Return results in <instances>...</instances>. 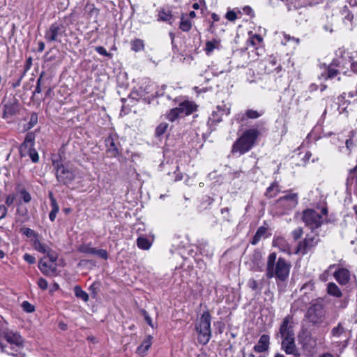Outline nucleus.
<instances>
[{
	"instance_id": "f257e3e1",
	"label": "nucleus",
	"mask_w": 357,
	"mask_h": 357,
	"mask_svg": "<svg viewBox=\"0 0 357 357\" xmlns=\"http://www.w3.org/2000/svg\"><path fill=\"white\" fill-rule=\"evenodd\" d=\"M291 264L285 259L280 257L277 259L275 252L271 253L266 262V277L275 278L280 281H284L289 275Z\"/></svg>"
},
{
	"instance_id": "f03ea898",
	"label": "nucleus",
	"mask_w": 357,
	"mask_h": 357,
	"mask_svg": "<svg viewBox=\"0 0 357 357\" xmlns=\"http://www.w3.org/2000/svg\"><path fill=\"white\" fill-rule=\"evenodd\" d=\"M259 135V132L256 128L246 130L234 143L231 152L239 155L248 152L254 146Z\"/></svg>"
},
{
	"instance_id": "7ed1b4c3",
	"label": "nucleus",
	"mask_w": 357,
	"mask_h": 357,
	"mask_svg": "<svg viewBox=\"0 0 357 357\" xmlns=\"http://www.w3.org/2000/svg\"><path fill=\"white\" fill-rule=\"evenodd\" d=\"M3 338L10 345V349H13L15 347L18 349L23 347L24 340L20 334L16 331H6L3 333ZM0 347L3 352L7 353L8 355L15 357H24V354L15 351V352H10L8 351L9 347L6 344L0 342Z\"/></svg>"
},
{
	"instance_id": "20e7f679",
	"label": "nucleus",
	"mask_w": 357,
	"mask_h": 357,
	"mask_svg": "<svg viewBox=\"0 0 357 357\" xmlns=\"http://www.w3.org/2000/svg\"><path fill=\"white\" fill-rule=\"evenodd\" d=\"M56 180L63 184L71 183L76 177V169L66 166L59 160H54L52 162Z\"/></svg>"
},
{
	"instance_id": "39448f33",
	"label": "nucleus",
	"mask_w": 357,
	"mask_h": 357,
	"mask_svg": "<svg viewBox=\"0 0 357 357\" xmlns=\"http://www.w3.org/2000/svg\"><path fill=\"white\" fill-rule=\"evenodd\" d=\"M321 239L319 234L311 231L307 234L303 240H301L296 246L294 254L304 256L313 252L316 246L320 242Z\"/></svg>"
},
{
	"instance_id": "423d86ee",
	"label": "nucleus",
	"mask_w": 357,
	"mask_h": 357,
	"mask_svg": "<svg viewBox=\"0 0 357 357\" xmlns=\"http://www.w3.org/2000/svg\"><path fill=\"white\" fill-rule=\"evenodd\" d=\"M211 320L210 313L204 312L201 316L198 326L196 327L198 333V341L204 345L209 342L211 337Z\"/></svg>"
},
{
	"instance_id": "0eeeda50",
	"label": "nucleus",
	"mask_w": 357,
	"mask_h": 357,
	"mask_svg": "<svg viewBox=\"0 0 357 357\" xmlns=\"http://www.w3.org/2000/svg\"><path fill=\"white\" fill-rule=\"evenodd\" d=\"M298 204V194L288 192L287 195L280 197L275 202V208L280 209L282 214L287 213Z\"/></svg>"
},
{
	"instance_id": "6e6552de",
	"label": "nucleus",
	"mask_w": 357,
	"mask_h": 357,
	"mask_svg": "<svg viewBox=\"0 0 357 357\" xmlns=\"http://www.w3.org/2000/svg\"><path fill=\"white\" fill-rule=\"evenodd\" d=\"M66 26L61 22H54L45 31V38L48 43H61L62 38L66 36Z\"/></svg>"
},
{
	"instance_id": "1a4fd4ad",
	"label": "nucleus",
	"mask_w": 357,
	"mask_h": 357,
	"mask_svg": "<svg viewBox=\"0 0 357 357\" xmlns=\"http://www.w3.org/2000/svg\"><path fill=\"white\" fill-rule=\"evenodd\" d=\"M303 220L312 231L319 228L324 222L323 215L313 209H307L303 211Z\"/></svg>"
},
{
	"instance_id": "9d476101",
	"label": "nucleus",
	"mask_w": 357,
	"mask_h": 357,
	"mask_svg": "<svg viewBox=\"0 0 357 357\" xmlns=\"http://www.w3.org/2000/svg\"><path fill=\"white\" fill-rule=\"evenodd\" d=\"M230 109L225 105H218L208 117L207 125L211 131L215 129L217 123L222 121L224 115H229Z\"/></svg>"
},
{
	"instance_id": "9b49d317",
	"label": "nucleus",
	"mask_w": 357,
	"mask_h": 357,
	"mask_svg": "<svg viewBox=\"0 0 357 357\" xmlns=\"http://www.w3.org/2000/svg\"><path fill=\"white\" fill-rule=\"evenodd\" d=\"M306 316L314 324L322 323L325 317L323 305L321 303H314L309 307Z\"/></svg>"
},
{
	"instance_id": "f8f14e48",
	"label": "nucleus",
	"mask_w": 357,
	"mask_h": 357,
	"mask_svg": "<svg viewBox=\"0 0 357 357\" xmlns=\"http://www.w3.org/2000/svg\"><path fill=\"white\" fill-rule=\"evenodd\" d=\"M294 327L293 318L290 316L285 317L280 326L278 335L281 339L295 337Z\"/></svg>"
},
{
	"instance_id": "ddd939ff",
	"label": "nucleus",
	"mask_w": 357,
	"mask_h": 357,
	"mask_svg": "<svg viewBox=\"0 0 357 357\" xmlns=\"http://www.w3.org/2000/svg\"><path fill=\"white\" fill-rule=\"evenodd\" d=\"M281 348L287 355L296 357L301 356L300 350L296 347L295 337L281 339Z\"/></svg>"
},
{
	"instance_id": "4468645a",
	"label": "nucleus",
	"mask_w": 357,
	"mask_h": 357,
	"mask_svg": "<svg viewBox=\"0 0 357 357\" xmlns=\"http://www.w3.org/2000/svg\"><path fill=\"white\" fill-rule=\"evenodd\" d=\"M107 152L111 157H116L119 154L118 138L116 135H109L105 140Z\"/></svg>"
},
{
	"instance_id": "2eb2a0df",
	"label": "nucleus",
	"mask_w": 357,
	"mask_h": 357,
	"mask_svg": "<svg viewBox=\"0 0 357 357\" xmlns=\"http://www.w3.org/2000/svg\"><path fill=\"white\" fill-rule=\"evenodd\" d=\"M334 278L340 284L344 285L350 280V273L347 268H341L334 273Z\"/></svg>"
},
{
	"instance_id": "dca6fc26",
	"label": "nucleus",
	"mask_w": 357,
	"mask_h": 357,
	"mask_svg": "<svg viewBox=\"0 0 357 357\" xmlns=\"http://www.w3.org/2000/svg\"><path fill=\"white\" fill-rule=\"evenodd\" d=\"M269 340L270 338L268 335H262L254 347L255 351L257 353H262L267 351L269 348Z\"/></svg>"
},
{
	"instance_id": "f3484780",
	"label": "nucleus",
	"mask_w": 357,
	"mask_h": 357,
	"mask_svg": "<svg viewBox=\"0 0 357 357\" xmlns=\"http://www.w3.org/2000/svg\"><path fill=\"white\" fill-rule=\"evenodd\" d=\"M178 109L181 115H190L196 111L197 105L192 101L185 100L180 103Z\"/></svg>"
},
{
	"instance_id": "a211bd4d",
	"label": "nucleus",
	"mask_w": 357,
	"mask_h": 357,
	"mask_svg": "<svg viewBox=\"0 0 357 357\" xmlns=\"http://www.w3.org/2000/svg\"><path fill=\"white\" fill-rule=\"evenodd\" d=\"M273 244L275 247L278 248L282 252H286L289 255L291 253L290 245L283 237L279 236L274 238Z\"/></svg>"
},
{
	"instance_id": "6ab92c4d",
	"label": "nucleus",
	"mask_w": 357,
	"mask_h": 357,
	"mask_svg": "<svg viewBox=\"0 0 357 357\" xmlns=\"http://www.w3.org/2000/svg\"><path fill=\"white\" fill-rule=\"evenodd\" d=\"M222 48L221 42L219 39L213 38L211 40H207L204 51L207 56H211L214 50H220Z\"/></svg>"
},
{
	"instance_id": "aec40b11",
	"label": "nucleus",
	"mask_w": 357,
	"mask_h": 357,
	"mask_svg": "<svg viewBox=\"0 0 357 357\" xmlns=\"http://www.w3.org/2000/svg\"><path fill=\"white\" fill-rule=\"evenodd\" d=\"M18 110V105L15 103L6 104L3 107V118L5 119H10Z\"/></svg>"
},
{
	"instance_id": "412c9836",
	"label": "nucleus",
	"mask_w": 357,
	"mask_h": 357,
	"mask_svg": "<svg viewBox=\"0 0 357 357\" xmlns=\"http://www.w3.org/2000/svg\"><path fill=\"white\" fill-rule=\"evenodd\" d=\"M266 69L268 73L275 72L278 73L280 72L282 67L280 65H278V61L275 56H271L266 61Z\"/></svg>"
},
{
	"instance_id": "4be33fe9",
	"label": "nucleus",
	"mask_w": 357,
	"mask_h": 357,
	"mask_svg": "<svg viewBox=\"0 0 357 357\" xmlns=\"http://www.w3.org/2000/svg\"><path fill=\"white\" fill-rule=\"evenodd\" d=\"M152 340L153 337L151 335H148L137 347V353L142 356H144L152 344Z\"/></svg>"
},
{
	"instance_id": "5701e85b",
	"label": "nucleus",
	"mask_w": 357,
	"mask_h": 357,
	"mask_svg": "<svg viewBox=\"0 0 357 357\" xmlns=\"http://www.w3.org/2000/svg\"><path fill=\"white\" fill-rule=\"evenodd\" d=\"M340 15L342 17L343 22L348 25L349 24L351 26V28L352 27V22L354 19L353 14L349 10V8L347 6H344L342 9L340 10Z\"/></svg>"
},
{
	"instance_id": "b1692460",
	"label": "nucleus",
	"mask_w": 357,
	"mask_h": 357,
	"mask_svg": "<svg viewBox=\"0 0 357 357\" xmlns=\"http://www.w3.org/2000/svg\"><path fill=\"white\" fill-rule=\"evenodd\" d=\"M280 192V186L277 182H273L269 187L267 188L265 192V196L268 198L275 197Z\"/></svg>"
},
{
	"instance_id": "393cba45",
	"label": "nucleus",
	"mask_w": 357,
	"mask_h": 357,
	"mask_svg": "<svg viewBox=\"0 0 357 357\" xmlns=\"http://www.w3.org/2000/svg\"><path fill=\"white\" fill-rule=\"evenodd\" d=\"M38 268L40 271L45 275L54 274L56 271V268L49 265L47 262L41 259L38 264Z\"/></svg>"
},
{
	"instance_id": "a878e982",
	"label": "nucleus",
	"mask_w": 357,
	"mask_h": 357,
	"mask_svg": "<svg viewBox=\"0 0 357 357\" xmlns=\"http://www.w3.org/2000/svg\"><path fill=\"white\" fill-rule=\"evenodd\" d=\"M327 293L337 298L342 296V294L337 285L334 282H329L327 287Z\"/></svg>"
},
{
	"instance_id": "bb28decb",
	"label": "nucleus",
	"mask_w": 357,
	"mask_h": 357,
	"mask_svg": "<svg viewBox=\"0 0 357 357\" xmlns=\"http://www.w3.org/2000/svg\"><path fill=\"white\" fill-rule=\"evenodd\" d=\"M33 248L36 250L41 253H46L50 248L46 243L41 242L38 238L33 240Z\"/></svg>"
},
{
	"instance_id": "cd10ccee",
	"label": "nucleus",
	"mask_w": 357,
	"mask_h": 357,
	"mask_svg": "<svg viewBox=\"0 0 357 357\" xmlns=\"http://www.w3.org/2000/svg\"><path fill=\"white\" fill-rule=\"evenodd\" d=\"M131 50L135 52H141L144 50V40L139 38H135L130 41Z\"/></svg>"
},
{
	"instance_id": "c85d7f7f",
	"label": "nucleus",
	"mask_w": 357,
	"mask_h": 357,
	"mask_svg": "<svg viewBox=\"0 0 357 357\" xmlns=\"http://www.w3.org/2000/svg\"><path fill=\"white\" fill-rule=\"evenodd\" d=\"M137 245L139 248L144 250H149L151 246V243L144 236H139L137 239Z\"/></svg>"
},
{
	"instance_id": "c756f323",
	"label": "nucleus",
	"mask_w": 357,
	"mask_h": 357,
	"mask_svg": "<svg viewBox=\"0 0 357 357\" xmlns=\"http://www.w3.org/2000/svg\"><path fill=\"white\" fill-rule=\"evenodd\" d=\"M73 290L77 298L82 299L84 302H87L89 301V297L88 294L83 291L79 286H75Z\"/></svg>"
},
{
	"instance_id": "7c9ffc66",
	"label": "nucleus",
	"mask_w": 357,
	"mask_h": 357,
	"mask_svg": "<svg viewBox=\"0 0 357 357\" xmlns=\"http://www.w3.org/2000/svg\"><path fill=\"white\" fill-rule=\"evenodd\" d=\"M179 28L183 31H189L192 28V22L190 20L185 18L183 15L181 17Z\"/></svg>"
},
{
	"instance_id": "2f4dec72",
	"label": "nucleus",
	"mask_w": 357,
	"mask_h": 357,
	"mask_svg": "<svg viewBox=\"0 0 357 357\" xmlns=\"http://www.w3.org/2000/svg\"><path fill=\"white\" fill-rule=\"evenodd\" d=\"M303 347L305 349L308 347L314 348L316 347V339L310 335H307L303 338Z\"/></svg>"
},
{
	"instance_id": "473e14b6",
	"label": "nucleus",
	"mask_w": 357,
	"mask_h": 357,
	"mask_svg": "<svg viewBox=\"0 0 357 357\" xmlns=\"http://www.w3.org/2000/svg\"><path fill=\"white\" fill-rule=\"evenodd\" d=\"M168 127H169V124L167 123H166V122L160 123L155 128V135L157 137H161L162 135H164L166 132Z\"/></svg>"
},
{
	"instance_id": "72a5a7b5",
	"label": "nucleus",
	"mask_w": 357,
	"mask_h": 357,
	"mask_svg": "<svg viewBox=\"0 0 357 357\" xmlns=\"http://www.w3.org/2000/svg\"><path fill=\"white\" fill-rule=\"evenodd\" d=\"M96 248H93L91 246V243H87V244H82V245H81L78 248V251L79 252H82V253H85V254L94 255V253L96 252Z\"/></svg>"
},
{
	"instance_id": "f704fd0d",
	"label": "nucleus",
	"mask_w": 357,
	"mask_h": 357,
	"mask_svg": "<svg viewBox=\"0 0 357 357\" xmlns=\"http://www.w3.org/2000/svg\"><path fill=\"white\" fill-rule=\"evenodd\" d=\"M52 210L49 214L50 220L53 222L54 221L56 214L59 211V206L56 202V200H52V204L51 205Z\"/></svg>"
},
{
	"instance_id": "c9c22d12",
	"label": "nucleus",
	"mask_w": 357,
	"mask_h": 357,
	"mask_svg": "<svg viewBox=\"0 0 357 357\" xmlns=\"http://www.w3.org/2000/svg\"><path fill=\"white\" fill-rule=\"evenodd\" d=\"M181 114L178 107H177L170 109V111L167 114V119H168L169 121H174Z\"/></svg>"
},
{
	"instance_id": "e433bc0d",
	"label": "nucleus",
	"mask_w": 357,
	"mask_h": 357,
	"mask_svg": "<svg viewBox=\"0 0 357 357\" xmlns=\"http://www.w3.org/2000/svg\"><path fill=\"white\" fill-rule=\"evenodd\" d=\"M283 39L281 40V44L286 45L289 42H294L296 45L300 43V39L294 37H291L290 35L285 33H282Z\"/></svg>"
},
{
	"instance_id": "4c0bfd02",
	"label": "nucleus",
	"mask_w": 357,
	"mask_h": 357,
	"mask_svg": "<svg viewBox=\"0 0 357 357\" xmlns=\"http://www.w3.org/2000/svg\"><path fill=\"white\" fill-rule=\"evenodd\" d=\"M264 112L262 111L258 112L253 109H248L245 114V116L248 119H255L262 116Z\"/></svg>"
},
{
	"instance_id": "58836bf2",
	"label": "nucleus",
	"mask_w": 357,
	"mask_h": 357,
	"mask_svg": "<svg viewBox=\"0 0 357 357\" xmlns=\"http://www.w3.org/2000/svg\"><path fill=\"white\" fill-rule=\"evenodd\" d=\"M172 15L169 11L161 10L158 14V20L168 22L172 20Z\"/></svg>"
},
{
	"instance_id": "ea45409f",
	"label": "nucleus",
	"mask_w": 357,
	"mask_h": 357,
	"mask_svg": "<svg viewBox=\"0 0 357 357\" xmlns=\"http://www.w3.org/2000/svg\"><path fill=\"white\" fill-rule=\"evenodd\" d=\"M343 333H344V328L340 324H339L336 327H334L331 331L333 336L336 337H340Z\"/></svg>"
},
{
	"instance_id": "a19ab883",
	"label": "nucleus",
	"mask_w": 357,
	"mask_h": 357,
	"mask_svg": "<svg viewBox=\"0 0 357 357\" xmlns=\"http://www.w3.org/2000/svg\"><path fill=\"white\" fill-rule=\"evenodd\" d=\"M248 286L252 290L255 291L259 293L261 290V288L259 287L258 282L253 278H251L248 282Z\"/></svg>"
},
{
	"instance_id": "79ce46f5",
	"label": "nucleus",
	"mask_w": 357,
	"mask_h": 357,
	"mask_svg": "<svg viewBox=\"0 0 357 357\" xmlns=\"http://www.w3.org/2000/svg\"><path fill=\"white\" fill-rule=\"evenodd\" d=\"M22 307L24 312L28 313L33 312L35 310V307L26 301H23L22 303Z\"/></svg>"
},
{
	"instance_id": "37998d69",
	"label": "nucleus",
	"mask_w": 357,
	"mask_h": 357,
	"mask_svg": "<svg viewBox=\"0 0 357 357\" xmlns=\"http://www.w3.org/2000/svg\"><path fill=\"white\" fill-rule=\"evenodd\" d=\"M339 74V70L335 69L332 66H329L327 70V77L329 79H333L337 77Z\"/></svg>"
},
{
	"instance_id": "c03bdc74",
	"label": "nucleus",
	"mask_w": 357,
	"mask_h": 357,
	"mask_svg": "<svg viewBox=\"0 0 357 357\" xmlns=\"http://www.w3.org/2000/svg\"><path fill=\"white\" fill-rule=\"evenodd\" d=\"M95 50L100 54L107 56L109 58H112V54L111 53H109L106 49L102 46H97L95 47Z\"/></svg>"
},
{
	"instance_id": "a18cd8bd",
	"label": "nucleus",
	"mask_w": 357,
	"mask_h": 357,
	"mask_svg": "<svg viewBox=\"0 0 357 357\" xmlns=\"http://www.w3.org/2000/svg\"><path fill=\"white\" fill-rule=\"evenodd\" d=\"M303 234V229L301 227H298L291 231L292 237L294 238V239L295 241L301 238Z\"/></svg>"
},
{
	"instance_id": "49530a36",
	"label": "nucleus",
	"mask_w": 357,
	"mask_h": 357,
	"mask_svg": "<svg viewBox=\"0 0 357 357\" xmlns=\"http://www.w3.org/2000/svg\"><path fill=\"white\" fill-rule=\"evenodd\" d=\"M141 313L143 315L146 322L151 327L155 328L154 324L152 322V319L148 312L145 310H141Z\"/></svg>"
},
{
	"instance_id": "de8ad7c7",
	"label": "nucleus",
	"mask_w": 357,
	"mask_h": 357,
	"mask_svg": "<svg viewBox=\"0 0 357 357\" xmlns=\"http://www.w3.org/2000/svg\"><path fill=\"white\" fill-rule=\"evenodd\" d=\"M94 255L98 256L99 257L103 259H107L108 258L107 252L103 249H96Z\"/></svg>"
},
{
	"instance_id": "09e8293b",
	"label": "nucleus",
	"mask_w": 357,
	"mask_h": 357,
	"mask_svg": "<svg viewBox=\"0 0 357 357\" xmlns=\"http://www.w3.org/2000/svg\"><path fill=\"white\" fill-rule=\"evenodd\" d=\"M45 254H47V257L51 262L56 261L58 258V255L55 252L52 251L50 248L49 249L48 252H46Z\"/></svg>"
},
{
	"instance_id": "8fccbe9b",
	"label": "nucleus",
	"mask_w": 357,
	"mask_h": 357,
	"mask_svg": "<svg viewBox=\"0 0 357 357\" xmlns=\"http://www.w3.org/2000/svg\"><path fill=\"white\" fill-rule=\"evenodd\" d=\"M22 234L27 237L35 236L36 238H37V234L35 233V231L33 229H31L30 228L23 229Z\"/></svg>"
},
{
	"instance_id": "3c124183",
	"label": "nucleus",
	"mask_w": 357,
	"mask_h": 357,
	"mask_svg": "<svg viewBox=\"0 0 357 357\" xmlns=\"http://www.w3.org/2000/svg\"><path fill=\"white\" fill-rule=\"evenodd\" d=\"M20 194H21L22 198L23 199L24 202L28 203L31 201V195L26 190H22L20 191Z\"/></svg>"
},
{
	"instance_id": "603ef678",
	"label": "nucleus",
	"mask_w": 357,
	"mask_h": 357,
	"mask_svg": "<svg viewBox=\"0 0 357 357\" xmlns=\"http://www.w3.org/2000/svg\"><path fill=\"white\" fill-rule=\"evenodd\" d=\"M37 283L39 287L43 290L46 289L48 287L47 281L43 278H39Z\"/></svg>"
},
{
	"instance_id": "864d4df0",
	"label": "nucleus",
	"mask_w": 357,
	"mask_h": 357,
	"mask_svg": "<svg viewBox=\"0 0 357 357\" xmlns=\"http://www.w3.org/2000/svg\"><path fill=\"white\" fill-rule=\"evenodd\" d=\"M226 18L229 21L233 22V21L236 20L237 18L236 13L233 10H229L226 13Z\"/></svg>"
},
{
	"instance_id": "5fc2aeb1",
	"label": "nucleus",
	"mask_w": 357,
	"mask_h": 357,
	"mask_svg": "<svg viewBox=\"0 0 357 357\" xmlns=\"http://www.w3.org/2000/svg\"><path fill=\"white\" fill-rule=\"evenodd\" d=\"M24 259L29 264H33L35 263L36 261V259L33 256L29 255V254H24V257H23Z\"/></svg>"
},
{
	"instance_id": "6e6d98bb",
	"label": "nucleus",
	"mask_w": 357,
	"mask_h": 357,
	"mask_svg": "<svg viewBox=\"0 0 357 357\" xmlns=\"http://www.w3.org/2000/svg\"><path fill=\"white\" fill-rule=\"evenodd\" d=\"M29 156H30L32 162H37L39 160L38 154L35 151H30Z\"/></svg>"
},
{
	"instance_id": "4d7b16f0",
	"label": "nucleus",
	"mask_w": 357,
	"mask_h": 357,
	"mask_svg": "<svg viewBox=\"0 0 357 357\" xmlns=\"http://www.w3.org/2000/svg\"><path fill=\"white\" fill-rule=\"evenodd\" d=\"M266 231H267V229L265 227H260L257 230L256 234H257V236H259L260 238H261L262 236H264L266 234Z\"/></svg>"
},
{
	"instance_id": "13d9d810",
	"label": "nucleus",
	"mask_w": 357,
	"mask_h": 357,
	"mask_svg": "<svg viewBox=\"0 0 357 357\" xmlns=\"http://www.w3.org/2000/svg\"><path fill=\"white\" fill-rule=\"evenodd\" d=\"M7 208L4 205H0V220L6 217Z\"/></svg>"
},
{
	"instance_id": "bf43d9fd",
	"label": "nucleus",
	"mask_w": 357,
	"mask_h": 357,
	"mask_svg": "<svg viewBox=\"0 0 357 357\" xmlns=\"http://www.w3.org/2000/svg\"><path fill=\"white\" fill-rule=\"evenodd\" d=\"M38 122V114L36 113H33L31 116L30 119V124L31 126H35Z\"/></svg>"
},
{
	"instance_id": "052dcab7",
	"label": "nucleus",
	"mask_w": 357,
	"mask_h": 357,
	"mask_svg": "<svg viewBox=\"0 0 357 357\" xmlns=\"http://www.w3.org/2000/svg\"><path fill=\"white\" fill-rule=\"evenodd\" d=\"M243 10L244 13L248 15H253L252 9L250 6H245L243 8Z\"/></svg>"
},
{
	"instance_id": "680f3d73",
	"label": "nucleus",
	"mask_w": 357,
	"mask_h": 357,
	"mask_svg": "<svg viewBox=\"0 0 357 357\" xmlns=\"http://www.w3.org/2000/svg\"><path fill=\"white\" fill-rule=\"evenodd\" d=\"M348 305V299L344 298L343 300L340 301V304L338 306L340 308H345Z\"/></svg>"
},
{
	"instance_id": "e2e57ef3",
	"label": "nucleus",
	"mask_w": 357,
	"mask_h": 357,
	"mask_svg": "<svg viewBox=\"0 0 357 357\" xmlns=\"http://www.w3.org/2000/svg\"><path fill=\"white\" fill-rule=\"evenodd\" d=\"M13 202H14V197H13V196L7 197V198L6 199V204L8 206H10L11 204H13Z\"/></svg>"
},
{
	"instance_id": "0e129e2a",
	"label": "nucleus",
	"mask_w": 357,
	"mask_h": 357,
	"mask_svg": "<svg viewBox=\"0 0 357 357\" xmlns=\"http://www.w3.org/2000/svg\"><path fill=\"white\" fill-rule=\"evenodd\" d=\"M45 43H44L43 41H40V42L38 43V51L39 52H42L44 50V49H45Z\"/></svg>"
},
{
	"instance_id": "69168bd1",
	"label": "nucleus",
	"mask_w": 357,
	"mask_h": 357,
	"mask_svg": "<svg viewBox=\"0 0 357 357\" xmlns=\"http://www.w3.org/2000/svg\"><path fill=\"white\" fill-rule=\"evenodd\" d=\"M261 238H260L259 236H257V234H255V235L254 236V237L252 238V244H253V245L257 244L260 241Z\"/></svg>"
},
{
	"instance_id": "338daca9",
	"label": "nucleus",
	"mask_w": 357,
	"mask_h": 357,
	"mask_svg": "<svg viewBox=\"0 0 357 357\" xmlns=\"http://www.w3.org/2000/svg\"><path fill=\"white\" fill-rule=\"evenodd\" d=\"M346 146L348 149H351L353 146V141L351 139L346 140Z\"/></svg>"
},
{
	"instance_id": "774afa93",
	"label": "nucleus",
	"mask_w": 357,
	"mask_h": 357,
	"mask_svg": "<svg viewBox=\"0 0 357 357\" xmlns=\"http://www.w3.org/2000/svg\"><path fill=\"white\" fill-rule=\"evenodd\" d=\"M351 68L354 72L357 73V61L352 63L351 65Z\"/></svg>"
}]
</instances>
